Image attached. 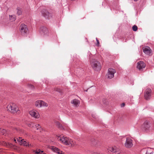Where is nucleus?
Instances as JSON below:
<instances>
[{
    "label": "nucleus",
    "instance_id": "f257e3e1",
    "mask_svg": "<svg viewBox=\"0 0 154 154\" xmlns=\"http://www.w3.org/2000/svg\"><path fill=\"white\" fill-rule=\"evenodd\" d=\"M57 140L66 145H69L72 147L75 145V143L71 139L64 136L58 137Z\"/></svg>",
    "mask_w": 154,
    "mask_h": 154
},
{
    "label": "nucleus",
    "instance_id": "f03ea898",
    "mask_svg": "<svg viewBox=\"0 0 154 154\" xmlns=\"http://www.w3.org/2000/svg\"><path fill=\"white\" fill-rule=\"evenodd\" d=\"M91 67L94 70L99 71L101 69L100 63L99 62L95 59H93L90 61Z\"/></svg>",
    "mask_w": 154,
    "mask_h": 154
},
{
    "label": "nucleus",
    "instance_id": "7ed1b4c3",
    "mask_svg": "<svg viewBox=\"0 0 154 154\" xmlns=\"http://www.w3.org/2000/svg\"><path fill=\"white\" fill-rule=\"evenodd\" d=\"M6 109L13 113H17L19 111L17 106L14 103H11L8 105L6 107Z\"/></svg>",
    "mask_w": 154,
    "mask_h": 154
},
{
    "label": "nucleus",
    "instance_id": "20e7f679",
    "mask_svg": "<svg viewBox=\"0 0 154 154\" xmlns=\"http://www.w3.org/2000/svg\"><path fill=\"white\" fill-rule=\"evenodd\" d=\"M116 72L115 70L112 68H109L108 69V73L106 75L107 78L111 79L114 77V74Z\"/></svg>",
    "mask_w": 154,
    "mask_h": 154
},
{
    "label": "nucleus",
    "instance_id": "39448f33",
    "mask_svg": "<svg viewBox=\"0 0 154 154\" xmlns=\"http://www.w3.org/2000/svg\"><path fill=\"white\" fill-rule=\"evenodd\" d=\"M133 140L131 138L129 137L127 138L124 144L125 146L127 148H131L133 145Z\"/></svg>",
    "mask_w": 154,
    "mask_h": 154
},
{
    "label": "nucleus",
    "instance_id": "423d86ee",
    "mask_svg": "<svg viewBox=\"0 0 154 154\" xmlns=\"http://www.w3.org/2000/svg\"><path fill=\"white\" fill-rule=\"evenodd\" d=\"M151 90L149 88H147L145 91L144 97L145 99L147 100H149L151 96Z\"/></svg>",
    "mask_w": 154,
    "mask_h": 154
},
{
    "label": "nucleus",
    "instance_id": "0eeeda50",
    "mask_svg": "<svg viewBox=\"0 0 154 154\" xmlns=\"http://www.w3.org/2000/svg\"><path fill=\"white\" fill-rule=\"evenodd\" d=\"M28 30L27 26L24 24H21L20 26V31L22 34L27 33Z\"/></svg>",
    "mask_w": 154,
    "mask_h": 154
},
{
    "label": "nucleus",
    "instance_id": "6e6552de",
    "mask_svg": "<svg viewBox=\"0 0 154 154\" xmlns=\"http://www.w3.org/2000/svg\"><path fill=\"white\" fill-rule=\"evenodd\" d=\"M108 149L112 152L119 153L120 152V149L116 146L110 147Z\"/></svg>",
    "mask_w": 154,
    "mask_h": 154
},
{
    "label": "nucleus",
    "instance_id": "1a4fd4ad",
    "mask_svg": "<svg viewBox=\"0 0 154 154\" xmlns=\"http://www.w3.org/2000/svg\"><path fill=\"white\" fill-rule=\"evenodd\" d=\"M42 16L46 18H48L50 17H51V13H49L47 11L44 9L42 11Z\"/></svg>",
    "mask_w": 154,
    "mask_h": 154
},
{
    "label": "nucleus",
    "instance_id": "9d476101",
    "mask_svg": "<svg viewBox=\"0 0 154 154\" xmlns=\"http://www.w3.org/2000/svg\"><path fill=\"white\" fill-rule=\"evenodd\" d=\"M29 113L31 116L35 118H38L40 117V115L38 112L35 110L30 111L29 112Z\"/></svg>",
    "mask_w": 154,
    "mask_h": 154
},
{
    "label": "nucleus",
    "instance_id": "9b49d317",
    "mask_svg": "<svg viewBox=\"0 0 154 154\" xmlns=\"http://www.w3.org/2000/svg\"><path fill=\"white\" fill-rule=\"evenodd\" d=\"M146 64L143 61H140L137 63V68L140 71L142 70L144 68Z\"/></svg>",
    "mask_w": 154,
    "mask_h": 154
},
{
    "label": "nucleus",
    "instance_id": "f8f14e48",
    "mask_svg": "<svg viewBox=\"0 0 154 154\" xmlns=\"http://www.w3.org/2000/svg\"><path fill=\"white\" fill-rule=\"evenodd\" d=\"M143 52L146 54L149 55H151L152 54V51L150 48L148 46H146L143 48Z\"/></svg>",
    "mask_w": 154,
    "mask_h": 154
},
{
    "label": "nucleus",
    "instance_id": "ddd939ff",
    "mask_svg": "<svg viewBox=\"0 0 154 154\" xmlns=\"http://www.w3.org/2000/svg\"><path fill=\"white\" fill-rule=\"evenodd\" d=\"M41 33L44 35H48V31L47 28L44 26L41 27L40 29Z\"/></svg>",
    "mask_w": 154,
    "mask_h": 154
},
{
    "label": "nucleus",
    "instance_id": "4468645a",
    "mask_svg": "<svg viewBox=\"0 0 154 154\" xmlns=\"http://www.w3.org/2000/svg\"><path fill=\"white\" fill-rule=\"evenodd\" d=\"M51 148L53 151L58 154H63L62 152L55 146H51Z\"/></svg>",
    "mask_w": 154,
    "mask_h": 154
},
{
    "label": "nucleus",
    "instance_id": "2eb2a0df",
    "mask_svg": "<svg viewBox=\"0 0 154 154\" xmlns=\"http://www.w3.org/2000/svg\"><path fill=\"white\" fill-rule=\"evenodd\" d=\"M71 103L75 106H79L80 104V101L76 99H74L71 101Z\"/></svg>",
    "mask_w": 154,
    "mask_h": 154
},
{
    "label": "nucleus",
    "instance_id": "dca6fc26",
    "mask_svg": "<svg viewBox=\"0 0 154 154\" xmlns=\"http://www.w3.org/2000/svg\"><path fill=\"white\" fill-rule=\"evenodd\" d=\"M143 127L145 130H147L150 127V125L147 122H145L143 125Z\"/></svg>",
    "mask_w": 154,
    "mask_h": 154
},
{
    "label": "nucleus",
    "instance_id": "f3484780",
    "mask_svg": "<svg viewBox=\"0 0 154 154\" xmlns=\"http://www.w3.org/2000/svg\"><path fill=\"white\" fill-rule=\"evenodd\" d=\"M42 100H38L36 101L35 103V105L36 106L38 107H41Z\"/></svg>",
    "mask_w": 154,
    "mask_h": 154
},
{
    "label": "nucleus",
    "instance_id": "a211bd4d",
    "mask_svg": "<svg viewBox=\"0 0 154 154\" xmlns=\"http://www.w3.org/2000/svg\"><path fill=\"white\" fill-rule=\"evenodd\" d=\"M5 145L9 148H11L13 147L14 145L10 143L5 142Z\"/></svg>",
    "mask_w": 154,
    "mask_h": 154
},
{
    "label": "nucleus",
    "instance_id": "6ab92c4d",
    "mask_svg": "<svg viewBox=\"0 0 154 154\" xmlns=\"http://www.w3.org/2000/svg\"><path fill=\"white\" fill-rule=\"evenodd\" d=\"M9 19L11 21H15L16 19L15 16L14 15H10Z\"/></svg>",
    "mask_w": 154,
    "mask_h": 154
},
{
    "label": "nucleus",
    "instance_id": "aec40b11",
    "mask_svg": "<svg viewBox=\"0 0 154 154\" xmlns=\"http://www.w3.org/2000/svg\"><path fill=\"white\" fill-rule=\"evenodd\" d=\"M35 154H43V151H41L39 149H37L34 151Z\"/></svg>",
    "mask_w": 154,
    "mask_h": 154
},
{
    "label": "nucleus",
    "instance_id": "412c9836",
    "mask_svg": "<svg viewBox=\"0 0 154 154\" xmlns=\"http://www.w3.org/2000/svg\"><path fill=\"white\" fill-rule=\"evenodd\" d=\"M21 144L23 145L26 146H29V144L28 143L26 142V141H24L23 139V141L21 143Z\"/></svg>",
    "mask_w": 154,
    "mask_h": 154
},
{
    "label": "nucleus",
    "instance_id": "4be33fe9",
    "mask_svg": "<svg viewBox=\"0 0 154 154\" xmlns=\"http://www.w3.org/2000/svg\"><path fill=\"white\" fill-rule=\"evenodd\" d=\"M41 103V107L42 106L46 107L48 106V104L42 100V103Z\"/></svg>",
    "mask_w": 154,
    "mask_h": 154
},
{
    "label": "nucleus",
    "instance_id": "5701e85b",
    "mask_svg": "<svg viewBox=\"0 0 154 154\" xmlns=\"http://www.w3.org/2000/svg\"><path fill=\"white\" fill-rule=\"evenodd\" d=\"M22 13V10L21 8H17V13L18 15L21 14Z\"/></svg>",
    "mask_w": 154,
    "mask_h": 154
},
{
    "label": "nucleus",
    "instance_id": "b1692460",
    "mask_svg": "<svg viewBox=\"0 0 154 154\" xmlns=\"http://www.w3.org/2000/svg\"><path fill=\"white\" fill-rule=\"evenodd\" d=\"M27 87L28 88L31 89L33 90L34 89V86L33 85L30 84H28L27 85Z\"/></svg>",
    "mask_w": 154,
    "mask_h": 154
},
{
    "label": "nucleus",
    "instance_id": "393cba45",
    "mask_svg": "<svg viewBox=\"0 0 154 154\" xmlns=\"http://www.w3.org/2000/svg\"><path fill=\"white\" fill-rule=\"evenodd\" d=\"M34 126H35V128H36L37 130H40L41 129V126L40 125H36L34 124Z\"/></svg>",
    "mask_w": 154,
    "mask_h": 154
},
{
    "label": "nucleus",
    "instance_id": "a878e982",
    "mask_svg": "<svg viewBox=\"0 0 154 154\" xmlns=\"http://www.w3.org/2000/svg\"><path fill=\"white\" fill-rule=\"evenodd\" d=\"M6 131L5 129H0V134L1 133H2V134L3 135L4 134H5Z\"/></svg>",
    "mask_w": 154,
    "mask_h": 154
},
{
    "label": "nucleus",
    "instance_id": "bb28decb",
    "mask_svg": "<svg viewBox=\"0 0 154 154\" xmlns=\"http://www.w3.org/2000/svg\"><path fill=\"white\" fill-rule=\"evenodd\" d=\"M137 27L136 25H134L132 27L133 30L134 31H136L137 30Z\"/></svg>",
    "mask_w": 154,
    "mask_h": 154
},
{
    "label": "nucleus",
    "instance_id": "cd10ccee",
    "mask_svg": "<svg viewBox=\"0 0 154 154\" xmlns=\"http://www.w3.org/2000/svg\"><path fill=\"white\" fill-rule=\"evenodd\" d=\"M34 124L33 123H30L28 124V125L29 127H34Z\"/></svg>",
    "mask_w": 154,
    "mask_h": 154
},
{
    "label": "nucleus",
    "instance_id": "c85d7f7f",
    "mask_svg": "<svg viewBox=\"0 0 154 154\" xmlns=\"http://www.w3.org/2000/svg\"><path fill=\"white\" fill-rule=\"evenodd\" d=\"M17 141L21 143L23 141V139H22L21 137H19L17 139Z\"/></svg>",
    "mask_w": 154,
    "mask_h": 154
},
{
    "label": "nucleus",
    "instance_id": "c756f323",
    "mask_svg": "<svg viewBox=\"0 0 154 154\" xmlns=\"http://www.w3.org/2000/svg\"><path fill=\"white\" fill-rule=\"evenodd\" d=\"M96 40L97 42V43L96 44V45H97V46H99L100 44L99 41L98 40L97 38H96Z\"/></svg>",
    "mask_w": 154,
    "mask_h": 154
},
{
    "label": "nucleus",
    "instance_id": "7c9ffc66",
    "mask_svg": "<svg viewBox=\"0 0 154 154\" xmlns=\"http://www.w3.org/2000/svg\"><path fill=\"white\" fill-rule=\"evenodd\" d=\"M55 90L59 92H60L61 91V90L60 89L58 88H55Z\"/></svg>",
    "mask_w": 154,
    "mask_h": 154
},
{
    "label": "nucleus",
    "instance_id": "2f4dec72",
    "mask_svg": "<svg viewBox=\"0 0 154 154\" xmlns=\"http://www.w3.org/2000/svg\"><path fill=\"white\" fill-rule=\"evenodd\" d=\"M153 152H150L149 151H147L146 152V154H152Z\"/></svg>",
    "mask_w": 154,
    "mask_h": 154
},
{
    "label": "nucleus",
    "instance_id": "473e14b6",
    "mask_svg": "<svg viewBox=\"0 0 154 154\" xmlns=\"http://www.w3.org/2000/svg\"><path fill=\"white\" fill-rule=\"evenodd\" d=\"M125 105V103H122L121 105V106H124Z\"/></svg>",
    "mask_w": 154,
    "mask_h": 154
},
{
    "label": "nucleus",
    "instance_id": "72a5a7b5",
    "mask_svg": "<svg viewBox=\"0 0 154 154\" xmlns=\"http://www.w3.org/2000/svg\"><path fill=\"white\" fill-rule=\"evenodd\" d=\"M98 154H104L103 153H99Z\"/></svg>",
    "mask_w": 154,
    "mask_h": 154
},
{
    "label": "nucleus",
    "instance_id": "f704fd0d",
    "mask_svg": "<svg viewBox=\"0 0 154 154\" xmlns=\"http://www.w3.org/2000/svg\"><path fill=\"white\" fill-rule=\"evenodd\" d=\"M14 141L16 142V140L15 139H14Z\"/></svg>",
    "mask_w": 154,
    "mask_h": 154
},
{
    "label": "nucleus",
    "instance_id": "c9c22d12",
    "mask_svg": "<svg viewBox=\"0 0 154 154\" xmlns=\"http://www.w3.org/2000/svg\"><path fill=\"white\" fill-rule=\"evenodd\" d=\"M135 1H137L138 0H134Z\"/></svg>",
    "mask_w": 154,
    "mask_h": 154
},
{
    "label": "nucleus",
    "instance_id": "e433bc0d",
    "mask_svg": "<svg viewBox=\"0 0 154 154\" xmlns=\"http://www.w3.org/2000/svg\"><path fill=\"white\" fill-rule=\"evenodd\" d=\"M61 125H59V127H60V126H61Z\"/></svg>",
    "mask_w": 154,
    "mask_h": 154
}]
</instances>
